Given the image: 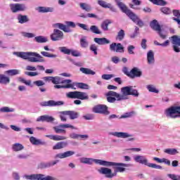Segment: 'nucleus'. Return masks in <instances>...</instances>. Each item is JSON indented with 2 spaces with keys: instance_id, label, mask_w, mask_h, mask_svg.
<instances>
[{
  "instance_id": "nucleus-7",
  "label": "nucleus",
  "mask_w": 180,
  "mask_h": 180,
  "mask_svg": "<svg viewBox=\"0 0 180 180\" xmlns=\"http://www.w3.org/2000/svg\"><path fill=\"white\" fill-rule=\"evenodd\" d=\"M64 129H72V130H78V128H77V127H74V125H72L71 124H60L53 127V130L57 134H60L61 133L63 134H65L67 131Z\"/></svg>"
},
{
  "instance_id": "nucleus-64",
  "label": "nucleus",
  "mask_w": 180,
  "mask_h": 180,
  "mask_svg": "<svg viewBox=\"0 0 180 180\" xmlns=\"http://www.w3.org/2000/svg\"><path fill=\"white\" fill-rule=\"evenodd\" d=\"M167 176L172 180H180V176H176L175 174H168Z\"/></svg>"
},
{
  "instance_id": "nucleus-26",
  "label": "nucleus",
  "mask_w": 180,
  "mask_h": 180,
  "mask_svg": "<svg viewBox=\"0 0 180 180\" xmlns=\"http://www.w3.org/2000/svg\"><path fill=\"white\" fill-rule=\"evenodd\" d=\"M147 61L148 64L150 65H154V63H155V59L154 58V52L153 51H149L147 53Z\"/></svg>"
},
{
  "instance_id": "nucleus-34",
  "label": "nucleus",
  "mask_w": 180,
  "mask_h": 180,
  "mask_svg": "<svg viewBox=\"0 0 180 180\" xmlns=\"http://www.w3.org/2000/svg\"><path fill=\"white\" fill-rule=\"evenodd\" d=\"M150 26L151 29H153V30H155V32H158L161 29V26L160 25L157 20H152L150 23Z\"/></svg>"
},
{
  "instance_id": "nucleus-35",
  "label": "nucleus",
  "mask_w": 180,
  "mask_h": 180,
  "mask_svg": "<svg viewBox=\"0 0 180 180\" xmlns=\"http://www.w3.org/2000/svg\"><path fill=\"white\" fill-rule=\"evenodd\" d=\"M89 46V41L86 37L84 36L80 39V47L82 49H86Z\"/></svg>"
},
{
  "instance_id": "nucleus-18",
  "label": "nucleus",
  "mask_w": 180,
  "mask_h": 180,
  "mask_svg": "<svg viewBox=\"0 0 180 180\" xmlns=\"http://www.w3.org/2000/svg\"><path fill=\"white\" fill-rule=\"evenodd\" d=\"M110 51H115L116 53H123L124 51V48L120 43H112L110 45Z\"/></svg>"
},
{
  "instance_id": "nucleus-5",
  "label": "nucleus",
  "mask_w": 180,
  "mask_h": 180,
  "mask_svg": "<svg viewBox=\"0 0 180 180\" xmlns=\"http://www.w3.org/2000/svg\"><path fill=\"white\" fill-rule=\"evenodd\" d=\"M52 27H53V29H60V30H63L65 33H71L72 31L70 27L75 29L77 24L72 21H66L65 25L61 22L53 23L52 24Z\"/></svg>"
},
{
  "instance_id": "nucleus-31",
  "label": "nucleus",
  "mask_w": 180,
  "mask_h": 180,
  "mask_svg": "<svg viewBox=\"0 0 180 180\" xmlns=\"http://www.w3.org/2000/svg\"><path fill=\"white\" fill-rule=\"evenodd\" d=\"M11 82V78L4 74H0V84L1 85H8Z\"/></svg>"
},
{
  "instance_id": "nucleus-40",
  "label": "nucleus",
  "mask_w": 180,
  "mask_h": 180,
  "mask_svg": "<svg viewBox=\"0 0 180 180\" xmlns=\"http://www.w3.org/2000/svg\"><path fill=\"white\" fill-rule=\"evenodd\" d=\"M34 40L37 43H47L49 41V39H47L46 37H43L41 35L35 37Z\"/></svg>"
},
{
  "instance_id": "nucleus-9",
  "label": "nucleus",
  "mask_w": 180,
  "mask_h": 180,
  "mask_svg": "<svg viewBox=\"0 0 180 180\" xmlns=\"http://www.w3.org/2000/svg\"><path fill=\"white\" fill-rule=\"evenodd\" d=\"M109 136H114V137H117L118 139H128V141H134L136 138H134V135L131 134H129L127 132H109Z\"/></svg>"
},
{
  "instance_id": "nucleus-44",
  "label": "nucleus",
  "mask_w": 180,
  "mask_h": 180,
  "mask_svg": "<svg viewBox=\"0 0 180 180\" xmlns=\"http://www.w3.org/2000/svg\"><path fill=\"white\" fill-rule=\"evenodd\" d=\"M89 30H90L91 33H94L95 34H102V32L101 31V30H99V28L96 25H91L90 27V29H89Z\"/></svg>"
},
{
  "instance_id": "nucleus-38",
  "label": "nucleus",
  "mask_w": 180,
  "mask_h": 180,
  "mask_svg": "<svg viewBox=\"0 0 180 180\" xmlns=\"http://www.w3.org/2000/svg\"><path fill=\"white\" fill-rule=\"evenodd\" d=\"M55 88V89H68L70 88H71V89H77V88L74 87L73 84H67V85H58L56 84L53 86Z\"/></svg>"
},
{
  "instance_id": "nucleus-60",
  "label": "nucleus",
  "mask_w": 180,
  "mask_h": 180,
  "mask_svg": "<svg viewBox=\"0 0 180 180\" xmlns=\"http://www.w3.org/2000/svg\"><path fill=\"white\" fill-rule=\"evenodd\" d=\"M18 160H27L29 155L25 153H20L17 155Z\"/></svg>"
},
{
  "instance_id": "nucleus-16",
  "label": "nucleus",
  "mask_w": 180,
  "mask_h": 180,
  "mask_svg": "<svg viewBox=\"0 0 180 180\" xmlns=\"http://www.w3.org/2000/svg\"><path fill=\"white\" fill-rule=\"evenodd\" d=\"M115 2L117 4L118 8H120V9L122 11V12H123V13H126L127 16H128V18H129L130 15L133 13V11H131V10L129 9V8H127L126 6V4H124L120 0H115Z\"/></svg>"
},
{
  "instance_id": "nucleus-15",
  "label": "nucleus",
  "mask_w": 180,
  "mask_h": 180,
  "mask_svg": "<svg viewBox=\"0 0 180 180\" xmlns=\"http://www.w3.org/2000/svg\"><path fill=\"white\" fill-rule=\"evenodd\" d=\"M40 106L53 108L54 106H63V101H56L54 100H49L48 101H42L39 103Z\"/></svg>"
},
{
  "instance_id": "nucleus-49",
  "label": "nucleus",
  "mask_w": 180,
  "mask_h": 180,
  "mask_svg": "<svg viewBox=\"0 0 180 180\" xmlns=\"http://www.w3.org/2000/svg\"><path fill=\"white\" fill-rule=\"evenodd\" d=\"M9 112H15V108L9 107H3L0 108V113H8Z\"/></svg>"
},
{
  "instance_id": "nucleus-23",
  "label": "nucleus",
  "mask_w": 180,
  "mask_h": 180,
  "mask_svg": "<svg viewBox=\"0 0 180 180\" xmlns=\"http://www.w3.org/2000/svg\"><path fill=\"white\" fill-rule=\"evenodd\" d=\"M30 141L33 146H46V141H42L41 139H37L34 136H31L30 138Z\"/></svg>"
},
{
  "instance_id": "nucleus-58",
  "label": "nucleus",
  "mask_w": 180,
  "mask_h": 180,
  "mask_svg": "<svg viewBox=\"0 0 180 180\" xmlns=\"http://www.w3.org/2000/svg\"><path fill=\"white\" fill-rule=\"evenodd\" d=\"M76 25L81 29H83V30H86V32H89V28L88 27V25H86V24L77 22L76 23Z\"/></svg>"
},
{
  "instance_id": "nucleus-2",
  "label": "nucleus",
  "mask_w": 180,
  "mask_h": 180,
  "mask_svg": "<svg viewBox=\"0 0 180 180\" xmlns=\"http://www.w3.org/2000/svg\"><path fill=\"white\" fill-rule=\"evenodd\" d=\"M13 54L30 63H44V58L36 52H13Z\"/></svg>"
},
{
  "instance_id": "nucleus-22",
  "label": "nucleus",
  "mask_w": 180,
  "mask_h": 180,
  "mask_svg": "<svg viewBox=\"0 0 180 180\" xmlns=\"http://www.w3.org/2000/svg\"><path fill=\"white\" fill-rule=\"evenodd\" d=\"M143 75V72L138 68H134L131 70L129 78H140Z\"/></svg>"
},
{
  "instance_id": "nucleus-25",
  "label": "nucleus",
  "mask_w": 180,
  "mask_h": 180,
  "mask_svg": "<svg viewBox=\"0 0 180 180\" xmlns=\"http://www.w3.org/2000/svg\"><path fill=\"white\" fill-rule=\"evenodd\" d=\"M17 20H18V23H20V25L27 23L28 22L30 21V20L29 19V17L27 15H23L22 14L18 15Z\"/></svg>"
},
{
  "instance_id": "nucleus-8",
  "label": "nucleus",
  "mask_w": 180,
  "mask_h": 180,
  "mask_svg": "<svg viewBox=\"0 0 180 180\" xmlns=\"http://www.w3.org/2000/svg\"><path fill=\"white\" fill-rule=\"evenodd\" d=\"M167 117L176 119L180 117V106H172L165 110Z\"/></svg>"
},
{
  "instance_id": "nucleus-45",
  "label": "nucleus",
  "mask_w": 180,
  "mask_h": 180,
  "mask_svg": "<svg viewBox=\"0 0 180 180\" xmlns=\"http://www.w3.org/2000/svg\"><path fill=\"white\" fill-rule=\"evenodd\" d=\"M164 153H165L166 154H169V155H175L179 152H178L176 148H167L165 149Z\"/></svg>"
},
{
  "instance_id": "nucleus-61",
  "label": "nucleus",
  "mask_w": 180,
  "mask_h": 180,
  "mask_svg": "<svg viewBox=\"0 0 180 180\" xmlns=\"http://www.w3.org/2000/svg\"><path fill=\"white\" fill-rule=\"evenodd\" d=\"M82 117L83 119H84V120H94V119L95 118V117L92 114H86L85 115H83Z\"/></svg>"
},
{
  "instance_id": "nucleus-51",
  "label": "nucleus",
  "mask_w": 180,
  "mask_h": 180,
  "mask_svg": "<svg viewBox=\"0 0 180 180\" xmlns=\"http://www.w3.org/2000/svg\"><path fill=\"white\" fill-rule=\"evenodd\" d=\"M41 56H44V57H48L49 58H56L57 57V55L56 54H51L49 52L46 51H41Z\"/></svg>"
},
{
  "instance_id": "nucleus-48",
  "label": "nucleus",
  "mask_w": 180,
  "mask_h": 180,
  "mask_svg": "<svg viewBox=\"0 0 180 180\" xmlns=\"http://www.w3.org/2000/svg\"><path fill=\"white\" fill-rule=\"evenodd\" d=\"M124 36H126V34L124 33V30H120L117 32V35L116 37V40H120V41H122V40H123V39H124Z\"/></svg>"
},
{
  "instance_id": "nucleus-43",
  "label": "nucleus",
  "mask_w": 180,
  "mask_h": 180,
  "mask_svg": "<svg viewBox=\"0 0 180 180\" xmlns=\"http://www.w3.org/2000/svg\"><path fill=\"white\" fill-rule=\"evenodd\" d=\"M6 74L10 75V77H13L15 75H19V74H20V70L18 69L8 70L6 71Z\"/></svg>"
},
{
  "instance_id": "nucleus-13",
  "label": "nucleus",
  "mask_w": 180,
  "mask_h": 180,
  "mask_svg": "<svg viewBox=\"0 0 180 180\" xmlns=\"http://www.w3.org/2000/svg\"><path fill=\"white\" fill-rule=\"evenodd\" d=\"M10 9L13 13H16V12H23L27 9L25 4H10Z\"/></svg>"
},
{
  "instance_id": "nucleus-12",
  "label": "nucleus",
  "mask_w": 180,
  "mask_h": 180,
  "mask_svg": "<svg viewBox=\"0 0 180 180\" xmlns=\"http://www.w3.org/2000/svg\"><path fill=\"white\" fill-rule=\"evenodd\" d=\"M94 113H100V115H110V112L108 110V106L105 105L99 104L95 105L92 109Z\"/></svg>"
},
{
  "instance_id": "nucleus-56",
  "label": "nucleus",
  "mask_w": 180,
  "mask_h": 180,
  "mask_svg": "<svg viewBox=\"0 0 180 180\" xmlns=\"http://www.w3.org/2000/svg\"><path fill=\"white\" fill-rule=\"evenodd\" d=\"M91 51H93L94 56H98V46L94 44L90 46Z\"/></svg>"
},
{
  "instance_id": "nucleus-10",
  "label": "nucleus",
  "mask_w": 180,
  "mask_h": 180,
  "mask_svg": "<svg viewBox=\"0 0 180 180\" xmlns=\"http://www.w3.org/2000/svg\"><path fill=\"white\" fill-rule=\"evenodd\" d=\"M50 39L52 41H60L64 39V32L59 28H54L53 33L50 35Z\"/></svg>"
},
{
  "instance_id": "nucleus-1",
  "label": "nucleus",
  "mask_w": 180,
  "mask_h": 180,
  "mask_svg": "<svg viewBox=\"0 0 180 180\" xmlns=\"http://www.w3.org/2000/svg\"><path fill=\"white\" fill-rule=\"evenodd\" d=\"M79 162L81 164H86L87 165H92V164L95 162V164L102 165L103 167H115V172L114 173L112 172L111 169L108 167H101L98 169V173L101 175H105V178H109L110 179L116 176L117 172H124L126 168H129V167L131 166V165L127 163L109 162L85 157L80 158Z\"/></svg>"
},
{
  "instance_id": "nucleus-4",
  "label": "nucleus",
  "mask_w": 180,
  "mask_h": 180,
  "mask_svg": "<svg viewBox=\"0 0 180 180\" xmlns=\"http://www.w3.org/2000/svg\"><path fill=\"white\" fill-rule=\"evenodd\" d=\"M121 101H126L127 99H129V96L130 95L134 96L135 98H139V95L137 89H134L131 86L121 88Z\"/></svg>"
},
{
  "instance_id": "nucleus-28",
  "label": "nucleus",
  "mask_w": 180,
  "mask_h": 180,
  "mask_svg": "<svg viewBox=\"0 0 180 180\" xmlns=\"http://www.w3.org/2000/svg\"><path fill=\"white\" fill-rule=\"evenodd\" d=\"M11 150H13V151H14L15 153H18L19 151L25 150V146L22 143H15L12 145Z\"/></svg>"
},
{
  "instance_id": "nucleus-57",
  "label": "nucleus",
  "mask_w": 180,
  "mask_h": 180,
  "mask_svg": "<svg viewBox=\"0 0 180 180\" xmlns=\"http://www.w3.org/2000/svg\"><path fill=\"white\" fill-rule=\"evenodd\" d=\"M136 49V46H133V45H129L128 47H127V51H128V53L130 54V55H134L135 53H134V50Z\"/></svg>"
},
{
  "instance_id": "nucleus-21",
  "label": "nucleus",
  "mask_w": 180,
  "mask_h": 180,
  "mask_svg": "<svg viewBox=\"0 0 180 180\" xmlns=\"http://www.w3.org/2000/svg\"><path fill=\"white\" fill-rule=\"evenodd\" d=\"M74 154H75V151L68 150L65 153L56 154L55 155V158H60V160H63V158H68V157H72Z\"/></svg>"
},
{
  "instance_id": "nucleus-19",
  "label": "nucleus",
  "mask_w": 180,
  "mask_h": 180,
  "mask_svg": "<svg viewBox=\"0 0 180 180\" xmlns=\"http://www.w3.org/2000/svg\"><path fill=\"white\" fill-rule=\"evenodd\" d=\"M129 18L131 19V20H133L134 23H136L139 27H143L144 26V22L143 20H141L134 13H132Z\"/></svg>"
},
{
  "instance_id": "nucleus-59",
  "label": "nucleus",
  "mask_w": 180,
  "mask_h": 180,
  "mask_svg": "<svg viewBox=\"0 0 180 180\" xmlns=\"http://www.w3.org/2000/svg\"><path fill=\"white\" fill-rule=\"evenodd\" d=\"M34 85L36 86H44L46 85V83L43 80H37L33 82Z\"/></svg>"
},
{
  "instance_id": "nucleus-36",
  "label": "nucleus",
  "mask_w": 180,
  "mask_h": 180,
  "mask_svg": "<svg viewBox=\"0 0 180 180\" xmlns=\"http://www.w3.org/2000/svg\"><path fill=\"white\" fill-rule=\"evenodd\" d=\"M110 23H112L110 20H105L103 21L101 25L102 30H103V32H108V30H109V25H110Z\"/></svg>"
},
{
  "instance_id": "nucleus-53",
  "label": "nucleus",
  "mask_w": 180,
  "mask_h": 180,
  "mask_svg": "<svg viewBox=\"0 0 180 180\" xmlns=\"http://www.w3.org/2000/svg\"><path fill=\"white\" fill-rule=\"evenodd\" d=\"M67 111H62L59 112V117L61 120V122H67Z\"/></svg>"
},
{
  "instance_id": "nucleus-50",
  "label": "nucleus",
  "mask_w": 180,
  "mask_h": 180,
  "mask_svg": "<svg viewBox=\"0 0 180 180\" xmlns=\"http://www.w3.org/2000/svg\"><path fill=\"white\" fill-rule=\"evenodd\" d=\"M19 82H22V84H25V85H27L28 86H32V81L31 80H26L23 77H18V78Z\"/></svg>"
},
{
  "instance_id": "nucleus-41",
  "label": "nucleus",
  "mask_w": 180,
  "mask_h": 180,
  "mask_svg": "<svg viewBox=\"0 0 180 180\" xmlns=\"http://www.w3.org/2000/svg\"><path fill=\"white\" fill-rule=\"evenodd\" d=\"M79 71H81L82 74H85L86 75H95V72L89 68H80Z\"/></svg>"
},
{
  "instance_id": "nucleus-32",
  "label": "nucleus",
  "mask_w": 180,
  "mask_h": 180,
  "mask_svg": "<svg viewBox=\"0 0 180 180\" xmlns=\"http://www.w3.org/2000/svg\"><path fill=\"white\" fill-rule=\"evenodd\" d=\"M38 12L40 13H47L49 12H54V8L53 7H44V6H39L38 8Z\"/></svg>"
},
{
  "instance_id": "nucleus-24",
  "label": "nucleus",
  "mask_w": 180,
  "mask_h": 180,
  "mask_svg": "<svg viewBox=\"0 0 180 180\" xmlns=\"http://www.w3.org/2000/svg\"><path fill=\"white\" fill-rule=\"evenodd\" d=\"M94 41L99 46H105V44H110V40L105 37L103 38H94Z\"/></svg>"
},
{
  "instance_id": "nucleus-27",
  "label": "nucleus",
  "mask_w": 180,
  "mask_h": 180,
  "mask_svg": "<svg viewBox=\"0 0 180 180\" xmlns=\"http://www.w3.org/2000/svg\"><path fill=\"white\" fill-rule=\"evenodd\" d=\"M67 116H69L70 120H75V119H78L79 117V113L74 110H67Z\"/></svg>"
},
{
  "instance_id": "nucleus-42",
  "label": "nucleus",
  "mask_w": 180,
  "mask_h": 180,
  "mask_svg": "<svg viewBox=\"0 0 180 180\" xmlns=\"http://www.w3.org/2000/svg\"><path fill=\"white\" fill-rule=\"evenodd\" d=\"M133 116H136V111H130L127 112H124L120 117V119H127L129 117H133Z\"/></svg>"
},
{
  "instance_id": "nucleus-17",
  "label": "nucleus",
  "mask_w": 180,
  "mask_h": 180,
  "mask_svg": "<svg viewBox=\"0 0 180 180\" xmlns=\"http://www.w3.org/2000/svg\"><path fill=\"white\" fill-rule=\"evenodd\" d=\"M97 4L99 5V6H101V8L110 9L111 12H117V10L112 5V4L108 3L103 0H98Z\"/></svg>"
},
{
  "instance_id": "nucleus-63",
  "label": "nucleus",
  "mask_w": 180,
  "mask_h": 180,
  "mask_svg": "<svg viewBox=\"0 0 180 180\" xmlns=\"http://www.w3.org/2000/svg\"><path fill=\"white\" fill-rule=\"evenodd\" d=\"M115 75H103L101 76L103 79H105L106 81L111 79V78H114Z\"/></svg>"
},
{
  "instance_id": "nucleus-55",
  "label": "nucleus",
  "mask_w": 180,
  "mask_h": 180,
  "mask_svg": "<svg viewBox=\"0 0 180 180\" xmlns=\"http://www.w3.org/2000/svg\"><path fill=\"white\" fill-rule=\"evenodd\" d=\"M61 77L56 76L53 77L52 84H54V85H58V84H61Z\"/></svg>"
},
{
  "instance_id": "nucleus-20",
  "label": "nucleus",
  "mask_w": 180,
  "mask_h": 180,
  "mask_svg": "<svg viewBox=\"0 0 180 180\" xmlns=\"http://www.w3.org/2000/svg\"><path fill=\"white\" fill-rule=\"evenodd\" d=\"M54 120H56V119L49 115H41L37 118V122H47L48 123H51L54 122Z\"/></svg>"
},
{
  "instance_id": "nucleus-30",
  "label": "nucleus",
  "mask_w": 180,
  "mask_h": 180,
  "mask_svg": "<svg viewBox=\"0 0 180 180\" xmlns=\"http://www.w3.org/2000/svg\"><path fill=\"white\" fill-rule=\"evenodd\" d=\"M67 146H68V142L67 141L58 142L53 146V150H61L62 148H65Z\"/></svg>"
},
{
  "instance_id": "nucleus-52",
  "label": "nucleus",
  "mask_w": 180,
  "mask_h": 180,
  "mask_svg": "<svg viewBox=\"0 0 180 180\" xmlns=\"http://www.w3.org/2000/svg\"><path fill=\"white\" fill-rule=\"evenodd\" d=\"M21 34L22 36H23V37H26L27 39H33V37H35L36 36L33 33L26 32H22Z\"/></svg>"
},
{
  "instance_id": "nucleus-29",
  "label": "nucleus",
  "mask_w": 180,
  "mask_h": 180,
  "mask_svg": "<svg viewBox=\"0 0 180 180\" xmlns=\"http://www.w3.org/2000/svg\"><path fill=\"white\" fill-rule=\"evenodd\" d=\"M45 137L54 140V141H61V140H67V137L60 135H46Z\"/></svg>"
},
{
  "instance_id": "nucleus-6",
  "label": "nucleus",
  "mask_w": 180,
  "mask_h": 180,
  "mask_svg": "<svg viewBox=\"0 0 180 180\" xmlns=\"http://www.w3.org/2000/svg\"><path fill=\"white\" fill-rule=\"evenodd\" d=\"M66 96L70 99H80V101H86L89 99L87 93L78 91H70L66 94Z\"/></svg>"
},
{
  "instance_id": "nucleus-54",
  "label": "nucleus",
  "mask_w": 180,
  "mask_h": 180,
  "mask_svg": "<svg viewBox=\"0 0 180 180\" xmlns=\"http://www.w3.org/2000/svg\"><path fill=\"white\" fill-rule=\"evenodd\" d=\"M150 2H152V4H154L155 5H161L164 6L166 5V2L164 1V0H149Z\"/></svg>"
},
{
  "instance_id": "nucleus-11",
  "label": "nucleus",
  "mask_w": 180,
  "mask_h": 180,
  "mask_svg": "<svg viewBox=\"0 0 180 180\" xmlns=\"http://www.w3.org/2000/svg\"><path fill=\"white\" fill-rule=\"evenodd\" d=\"M58 49L60 53H63V54H67L68 56H70V54L73 57H81L82 56L81 52H79V51L70 49L66 46H60Z\"/></svg>"
},
{
  "instance_id": "nucleus-39",
  "label": "nucleus",
  "mask_w": 180,
  "mask_h": 180,
  "mask_svg": "<svg viewBox=\"0 0 180 180\" xmlns=\"http://www.w3.org/2000/svg\"><path fill=\"white\" fill-rule=\"evenodd\" d=\"M106 96L116 98L117 101H122V98L120 97V94L116 93V91H110L106 94Z\"/></svg>"
},
{
  "instance_id": "nucleus-37",
  "label": "nucleus",
  "mask_w": 180,
  "mask_h": 180,
  "mask_svg": "<svg viewBox=\"0 0 180 180\" xmlns=\"http://www.w3.org/2000/svg\"><path fill=\"white\" fill-rule=\"evenodd\" d=\"M58 162V160H54L51 162L41 163V168H50L51 167H54V165H56Z\"/></svg>"
},
{
  "instance_id": "nucleus-62",
  "label": "nucleus",
  "mask_w": 180,
  "mask_h": 180,
  "mask_svg": "<svg viewBox=\"0 0 180 180\" xmlns=\"http://www.w3.org/2000/svg\"><path fill=\"white\" fill-rule=\"evenodd\" d=\"M160 11L162 13H165V15H169L171 13V10L168 7H163Z\"/></svg>"
},
{
  "instance_id": "nucleus-33",
  "label": "nucleus",
  "mask_w": 180,
  "mask_h": 180,
  "mask_svg": "<svg viewBox=\"0 0 180 180\" xmlns=\"http://www.w3.org/2000/svg\"><path fill=\"white\" fill-rule=\"evenodd\" d=\"M72 85H73V88L77 86V88H79V89H89V86L82 82H74Z\"/></svg>"
},
{
  "instance_id": "nucleus-46",
  "label": "nucleus",
  "mask_w": 180,
  "mask_h": 180,
  "mask_svg": "<svg viewBox=\"0 0 180 180\" xmlns=\"http://www.w3.org/2000/svg\"><path fill=\"white\" fill-rule=\"evenodd\" d=\"M146 89H148V91H149V92H153V94H159L160 92V90L157 89V88H155V86L153 84L147 85Z\"/></svg>"
},
{
  "instance_id": "nucleus-14",
  "label": "nucleus",
  "mask_w": 180,
  "mask_h": 180,
  "mask_svg": "<svg viewBox=\"0 0 180 180\" xmlns=\"http://www.w3.org/2000/svg\"><path fill=\"white\" fill-rule=\"evenodd\" d=\"M171 39L174 51H175V53H180V36L174 35Z\"/></svg>"
},
{
  "instance_id": "nucleus-47",
  "label": "nucleus",
  "mask_w": 180,
  "mask_h": 180,
  "mask_svg": "<svg viewBox=\"0 0 180 180\" xmlns=\"http://www.w3.org/2000/svg\"><path fill=\"white\" fill-rule=\"evenodd\" d=\"M79 6L83 9V11H86V12H91L92 11V7H91L89 4L80 3Z\"/></svg>"
},
{
  "instance_id": "nucleus-3",
  "label": "nucleus",
  "mask_w": 180,
  "mask_h": 180,
  "mask_svg": "<svg viewBox=\"0 0 180 180\" xmlns=\"http://www.w3.org/2000/svg\"><path fill=\"white\" fill-rule=\"evenodd\" d=\"M134 160L138 164H141L142 165H146L149 168H153L154 169H163L162 166L158 165L155 163L148 162V159L144 155H136L134 157Z\"/></svg>"
}]
</instances>
